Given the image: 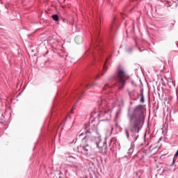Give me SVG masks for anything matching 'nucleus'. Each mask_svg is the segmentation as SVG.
I'll list each match as a JSON object with an SVG mask.
<instances>
[{
  "label": "nucleus",
  "mask_w": 178,
  "mask_h": 178,
  "mask_svg": "<svg viewBox=\"0 0 178 178\" xmlns=\"http://www.w3.org/2000/svg\"><path fill=\"white\" fill-rule=\"evenodd\" d=\"M141 108V105L136 106L130 118L131 125L129 129L131 133H139L141 129L140 126L141 124V120L144 119V113Z\"/></svg>",
  "instance_id": "obj_1"
},
{
  "label": "nucleus",
  "mask_w": 178,
  "mask_h": 178,
  "mask_svg": "<svg viewBox=\"0 0 178 178\" xmlns=\"http://www.w3.org/2000/svg\"><path fill=\"white\" fill-rule=\"evenodd\" d=\"M86 133V136L82 139L81 145L78 146V149L81 151L82 154L86 155V156H91V149H92V148L90 146V144H88V141H90V140H94V136L92 135V131L90 129H87Z\"/></svg>",
  "instance_id": "obj_2"
},
{
  "label": "nucleus",
  "mask_w": 178,
  "mask_h": 178,
  "mask_svg": "<svg viewBox=\"0 0 178 178\" xmlns=\"http://www.w3.org/2000/svg\"><path fill=\"white\" fill-rule=\"evenodd\" d=\"M129 77L130 76H129L127 72H126V71H124V70H122V69L118 70L117 81H118V83H120V84L122 85L121 86L122 88L124 87V84H126V81L129 80Z\"/></svg>",
  "instance_id": "obj_3"
},
{
  "label": "nucleus",
  "mask_w": 178,
  "mask_h": 178,
  "mask_svg": "<svg viewBox=\"0 0 178 178\" xmlns=\"http://www.w3.org/2000/svg\"><path fill=\"white\" fill-rule=\"evenodd\" d=\"M111 107H109V104H106L103 108H100L98 114V117L102 116L104 113H107V112H110Z\"/></svg>",
  "instance_id": "obj_4"
},
{
  "label": "nucleus",
  "mask_w": 178,
  "mask_h": 178,
  "mask_svg": "<svg viewBox=\"0 0 178 178\" xmlns=\"http://www.w3.org/2000/svg\"><path fill=\"white\" fill-rule=\"evenodd\" d=\"M74 41L76 42V44H83V37L81 36H76L74 39Z\"/></svg>",
  "instance_id": "obj_5"
},
{
  "label": "nucleus",
  "mask_w": 178,
  "mask_h": 178,
  "mask_svg": "<svg viewBox=\"0 0 178 178\" xmlns=\"http://www.w3.org/2000/svg\"><path fill=\"white\" fill-rule=\"evenodd\" d=\"M134 152V144H131V147L128 151V154L130 155V154H133Z\"/></svg>",
  "instance_id": "obj_6"
},
{
  "label": "nucleus",
  "mask_w": 178,
  "mask_h": 178,
  "mask_svg": "<svg viewBox=\"0 0 178 178\" xmlns=\"http://www.w3.org/2000/svg\"><path fill=\"white\" fill-rule=\"evenodd\" d=\"M106 62H108V58L106 59L105 63H104V72L102 73L101 74V76H104V74H105V72H106V70H108V68H106Z\"/></svg>",
  "instance_id": "obj_7"
},
{
  "label": "nucleus",
  "mask_w": 178,
  "mask_h": 178,
  "mask_svg": "<svg viewBox=\"0 0 178 178\" xmlns=\"http://www.w3.org/2000/svg\"><path fill=\"white\" fill-rule=\"evenodd\" d=\"M52 19L55 20V22H58V20H59V16H58V15H53Z\"/></svg>",
  "instance_id": "obj_8"
},
{
  "label": "nucleus",
  "mask_w": 178,
  "mask_h": 178,
  "mask_svg": "<svg viewBox=\"0 0 178 178\" xmlns=\"http://www.w3.org/2000/svg\"><path fill=\"white\" fill-rule=\"evenodd\" d=\"M93 86H94V83H91L90 85L87 84L86 86V90H88V88H90V87H93Z\"/></svg>",
  "instance_id": "obj_9"
},
{
  "label": "nucleus",
  "mask_w": 178,
  "mask_h": 178,
  "mask_svg": "<svg viewBox=\"0 0 178 178\" xmlns=\"http://www.w3.org/2000/svg\"><path fill=\"white\" fill-rule=\"evenodd\" d=\"M125 133L127 138H129V137H130V134H129V129H126Z\"/></svg>",
  "instance_id": "obj_10"
},
{
  "label": "nucleus",
  "mask_w": 178,
  "mask_h": 178,
  "mask_svg": "<svg viewBox=\"0 0 178 178\" xmlns=\"http://www.w3.org/2000/svg\"><path fill=\"white\" fill-rule=\"evenodd\" d=\"M81 136H84V134L83 132H79L78 134V137H81Z\"/></svg>",
  "instance_id": "obj_11"
},
{
  "label": "nucleus",
  "mask_w": 178,
  "mask_h": 178,
  "mask_svg": "<svg viewBox=\"0 0 178 178\" xmlns=\"http://www.w3.org/2000/svg\"><path fill=\"white\" fill-rule=\"evenodd\" d=\"M140 102H144V95H142V97L140 99Z\"/></svg>",
  "instance_id": "obj_12"
},
{
  "label": "nucleus",
  "mask_w": 178,
  "mask_h": 178,
  "mask_svg": "<svg viewBox=\"0 0 178 178\" xmlns=\"http://www.w3.org/2000/svg\"><path fill=\"white\" fill-rule=\"evenodd\" d=\"M106 87H108V84H106L104 87L103 88V90H106Z\"/></svg>",
  "instance_id": "obj_13"
},
{
  "label": "nucleus",
  "mask_w": 178,
  "mask_h": 178,
  "mask_svg": "<svg viewBox=\"0 0 178 178\" xmlns=\"http://www.w3.org/2000/svg\"><path fill=\"white\" fill-rule=\"evenodd\" d=\"M173 163H175V160L173 161Z\"/></svg>",
  "instance_id": "obj_14"
},
{
  "label": "nucleus",
  "mask_w": 178,
  "mask_h": 178,
  "mask_svg": "<svg viewBox=\"0 0 178 178\" xmlns=\"http://www.w3.org/2000/svg\"><path fill=\"white\" fill-rule=\"evenodd\" d=\"M99 137H101V136H98V138H99Z\"/></svg>",
  "instance_id": "obj_15"
}]
</instances>
